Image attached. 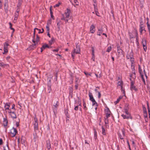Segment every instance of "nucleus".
Masks as SVG:
<instances>
[{
    "instance_id": "55",
    "label": "nucleus",
    "mask_w": 150,
    "mask_h": 150,
    "mask_svg": "<svg viewBox=\"0 0 150 150\" xmlns=\"http://www.w3.org/2000/svg\"><path fill=\"white\" fill-rule=\"evenodd\" d=\"M42 30H43V31H41V30L40 29H39V30H37L38 31V33L39 34L40 33H43V32H44V29H42Z\"/></svg>"
},
{
    "instance_id": "34",
    "label": "nucleus",
    "mask_w": 150,
    "mask_h": 150,
    "mask_svg": "<svg viewBox=\"0 0 150 150\" xmlns=\"http://www.w3.org/2000/svg\"><path fill=\"white\" fill-rule=\"evenodd\" d=\"M102 133L103 135H105V130L103 126L102 127Z\"/></svg>"
},
{
    "instance_id": "41",
    "label": "nucleus",
    "mask_w": 150,
    "mask_h": 150,
    "mask_svg": "<svg viewBox=\"0 0 150 150\" xmlns=\"http://www.w3.org/2000/svg\"><path fill=\"white\" fill-rule=\"evenodd\" d=\"M141 76V77L142 81L143 82L144 84L145 85L146 83H145V80L144 79L143 75H142Z\"/></svg>"
},
{
    "instance_id": "50",
    "label": "nucleus",
    "mask_w": 150,
    "mask_h": 150,
    "mask_svg": "<svg viewBox=\"0 0 150 150\" xmlns=\"http://www.w3.org/2000/svg\"><path fill=\"white\" fill-rule=\"evenodd\" d=\"M79 80V78L77 77H76L75 79V84L77 83H79L78 82V81Z\"/></svg>"
},
{
    "instance_id": "22",
    "label": "nucleus",
    "mask_w": 150,
    "mask_h": 150,
    "mask_svg": "<svg viewBox=\"0 0 150 150\" xmlns=\"http://www.w3.org/2000/svg\"><path fill=\"white\" fill-rule=\"evenodd\" d=\"M0 66L2 67H7L8 66V65L7 64H5L3 62H0Z\"/></svg>"
},
{
    "instance_id": "58",
    "label": "nucleus",
    "mask_w": 150,
    "mask_h": 150,
    "mask_svg": "<svg viewBox=\"0 0 150 150\" xmlns=\"http://www.w3.org/2000/svg\"><path fill=\"white\" fill-rule=\"evenodd\" d=\"M127 144H128V146L129 149H130V150H131V149L130 148V145H129V141H128V140H127Z\"/></svg>"
},
{
    "instance_id": "19",
    "label": "nucleus",
    "mask_w": 150,
    "mask_h": 150,
    "mask_svg": "<svg viewBox=\"0 0 150 150\" xmlns=\"http://www.w3.org/2000/svg\"><path fill=\"white\" fill-rule=\"evenodd\" d=\"M46 147L48 149V150H50V149L51 148V144H50V142L49 141L47 142Z\"/></svg>"
},
{
    "instance_id": "8",
    "label": "nucleus",
    "mask_w": 150,
    "mask_h": 150,
    "mask_svg": "<svg viewBox=\"0 0 150 150\" xmlns=\"http://www.w3.org/2000/svg\"><path fill=\"white\" fill-rule=\"evenodd\" d=\"M127 58V59H131V61H132V59H133V53L132 51L128 53L126 56Z\"/></svg>"
},
{
    "instance_id": "40",
    "label": "nucleus",
    "mask_w": 150,
    "mask_h": 150,
    "mask_svg": "<svg viewBox=\"0 0 150 150\" xmlns=\"http://www.w3.org/2000/svg\"><path fill=\"white\" fill-rule=\"evenodd\" d=\"M143 112L144 114H146L147 113V111L146 108L144 106H143Z\"/></svg>"
},
{
    "instance_id": "4",
    "label": "nucleus",
    "mask_w": 150,
    "mask_h": 150,
    "mask_svg": "<svg viewBox=\"0 0 150 150\" xmlns=\"http://www.w3.org/2000/svg\"><path fill=\"white\" fill-rule=\"evenodd\" d=\"M17 133V131L16 128L13 127L11 129L10 134L11 137H15Z\"/></svg>"
},
{
    "instance_id": "13",
    "label": "nucleus",
    "mask_w": 150,
    "mask_h": 150,
    "mask_svg": "<svg viewBox=\"0 0 150 150\" xmlns=\"http://www.w3.org/2000/svg\"><path fill=\"white\" fill-rule=\"evenodd\" d=\"M3 122L4 126V127L6 128L8 123V121L6 118H3Z\"/></svg>"
},
{
    "instance_id": "63",
    "label": "nucleus",
    "mask_w": 150,
    "mask_h": 150,
    "mask_svg": "<svg viewBox=\"0 0 150 150\" xmlns=\"http://www.w3.org/2000/svg\"><path fill=\"white\" fill-rule=\"evenodd\" d=\"M63 17L61 18V20H65V18H65V17L64 15H62Z\"/></svg>"
},
{
    "instance_id": "6",
    "label": "nucleus",
    "mask_w": 150,
    "mask_h": 150,
    "mask_svg": "<svg viewBox=\"0 0 150 150\" xmlns=\"http://www.w3.org/2000/svg\"><path fill=\"white\" fill-rule=\"evenodd\" d=\"M73 52H74V53H75L76 54H80V49L79 45H78L77 44L76 45V48L74 50Z\"/></svg>"
},
{
    "instance_id": "23",
    "label": "nucleus",
    "mask_w": 150,
    "mask_h": 150,
    "mask_svg": "<svg viewBox=\"0 0 150 150\" xmlns=\"http://www.w3.org/2000/svg\"><path fill=\"white\" fill-rule=\"evenodd\" d=\"M36 43H34V44H33L31 45H30L29 48L30 50H33L34 49H35V46H36Z\"/></svg>"
},
{
    "instance_id": "51",
    "label": "nucleus",
    "mask_w": 150,
    "mask_h": 150,
    "mask_svg": "<svg viewBox=\"0 0 150 150\" xmlns=\"http://www.w3.org/2000/svg\"><path fill=\"white\" fill-rule=\"evenodd\" d=\"M73 1L74 3H75L76 5H78L79 2L77 1V0H73Z\"/></svg>"
},
{
    "instance_id": "38",
    "label": "nucleus",
    "mask_w": 150,
    "mask_h": 150,
    "mask_svg": "<svg viewBox=\"0 0 150 150\" xmlns=\"http://www.w3.org/2000/svg\"><path fill=\"white\" fill-rule=\"evenodd\" d=\"M9 44L7 42H6L4 44V47H5L7 48L9 46Z\"/></svg>"
},
{
    "instance_id": "57",
    "label": "nucleus",
    "mask_w": 150,
    "mask_h": 150,
    "mask_svg": "<svg viewBox=\"0 0 150 150\" xmlns=\"http://www.w3.org/2000/svg\"><path fill=\"white\" fill-rule=\"evenodd\" d=\"M60 4V3H58V4H55L54 6V7L55 8V7H58L59 6Z\"/></svg>"
},
{
    "instance_id": "33",
    "label": "nucleus",
    "mask_w": 150,
    "mask_h": 150,
    "mask_svg": "<svg viewBox=\"0 0 150 150\" xmlns=\"http://www.w3.org/2000/svg\"><path fill=\"white\" fill-rule=\"evenodd\" d=\"M117 52L119 54H122L123 51L121 49L117 50Z\"/></svg>"
},
{
    "instance_id": "29",
    "label": "nucleus",
    "mask_w": 150,
    "mask_h": 150,
    "mask_svg": "<svg viewBox=\"0 0 150 150\" xmlns=\"http://www.w3.org/2000/svg\"><path fill=\"white\" fill-rule=\"evenodd\" d=\"M130 89L132 91L134 90L135 91H137V89L136 88L134 85L130 86Z\"/></svg>"
},
{
    "instance_id": "60",
    "label": "nucleus",
    "mask_w": 150,
    "mask_h": 150,
    "mask_svg": "<svg viewBox=\"0 0 150 150\" xmlns=\"http://www.w3.org/2000/svg\"><path fill=\"white\" fill-rule=\"evenodd\" d=\"M75 87L76 89V90L77 89H78V84L77 83L76 84H75Z\"/></svg>"
},
{
    "instance_id": "49",
    "label": "nucleus",
    "mask_w": 150,
    "mask_h": 150,
    "mask_svg": "<svg viewBox=\"0 0 150 150\" xmlns=\"http://www.w3.org/2000/svg\"><path fill=\"white\" fill-rule=\"evenodd\" d=\"M147 25V26L148 29L149 30H150V25L149 24L148 22H147L146 23Z\"/></svg>"
},
{
    "instance_id": "9",
    "label": "nucleus",
    "mask_w": 150,
    "mask_h": 150,
    "mask_svg": "<svg viewBox=\"0 0 150 150\" xmlns=\"http://www.w3.org/2000/svg\"><path fill=\"white\" fill-rule=\"evenodd\" d=\"M54 107H53V111L54 114H55V113L57 111V108L59 106V102L57 101L56 102V103L55 105H54Z\"/></svg>"
},
{
    "instance_id": "44",
    "label": "nucleus",
    "mask_w": 150,
    "mask_h": 150,
    "mask_svg": "<svg viewBox=\"0 0 150 150\" xmlns=\"http://www.w3.org/2000/svg\"><path fill=\"white\" fill-rule=\"evenodd\" d=\"M147 105L148 112H150V109L149 106V103L148 102H147Z\"/></svg>"
},
{
    "instance_id": "64",
    "label": "nucleus",
    "mask_w": 150,
    "mask_h": 150,
    "mask_svg": "<svg viewBox=\"0 0 150 150\" xmlns=\"http://www.w3.org/2000/svg\"><path fill=\"white\" fill-rule=\"evenodd\" d=\"M4 51H6L7 52H8V49L7 48H6V47H4Z\"/></svg>"
},
{
    "instance_id": "37",
    "label": "nucleus",
    "mask_w": 150,
    "mask_h": 150,
    "mask_svg": "<svg viewBox=\"0 0 150 150\" xmlns=\"http://www.w3.org/2000/svg\"><path fill=\"white\" fill-rule=\"evenodd\" d=\"M93 6L94 7V11H98V8L96 4H93Z\"/></svg>"
},
{
    "instance_id": "39",
    "label": "nucleus",
    "mask_w": 150,
    "mask_h": 150,
    "mask_svg": "<svg viewBox=\"0 0 150 150\" xmlns=\"http://www.w3.org/2000/svg\"><path fill=\"white\" fill-rule=\"evenodd\" d=\"M84 73L86 75V76H87V77L88 76H91V73H88V72H84Z\"/></svg>"
},
{
    "instance_id": "14",
    "label": "nucleus",
    "mask_w": 150,
    "mask_h": 150,
    "mask_svg": "<svg viewBox=\"0 0 150 150\" xmlns=\"http://www.w3.org/2000/svg\"><path fill=\"white\" fill-rule=\"evenodd\" d=\"M90 31L92 33H94L95 32V27L93 25H91L90 27Z\"/></svg>"
},
{
    "instance_id": "11",
    "label": "nucleus",
    "mask_w": 150,
    "mask_h": 150,
    "mask_svg": "<svg viewBox=\"0 0 150 150\" xmlns=\"http://www.w3.org/2000/svg\"><path fill=\"white\" fill-rule=\"evenodd\" d=\"M123 117L124 119H132V117L130 115H126L124 114H122L121 115Z\"/></svg>"
},
{
    "instance_id": "59",
    "label": "nucleus",
    "mask_w": 150,
    "mask_h": 150,
    "mask_svg": "<svg viewBox=\"0 0 150 150\" xmlns=\"http://www.w3.org/2000/svg\"><path fill=\"white\" fill-rule=\"evenodd\" d=\"M79 108V105H77L75 106L74 109L75 110H78Z\"/></svg>"
},
{
    "instance_id": "42",
    "label": "nucleus",
    "mask_w": 150,
    "mask_h": 150,
    "mask_svg": "<svg viewBox=\"0 0 150 150\" xmlns=\"http://www.w3.org/2000/svg\"><path fill=\"white\" fill-rule=\"evenodd\" d=\"M105 110L106 113H110L111 112L110 111L108 108H107Z\"/></svg>"
},
{
    "instance_id": "27",
    "label": "nucleus",
    "mask_w": 150,
    "mask_h": 150,
    "mask_svg": "<svg viewBox=\"0 0 150 150\" xmlns=\"http://www.w3.org/2000/svg\"><path fill=\"white\" fill-rule=\"evenodd\" d=\"M122 98V97L121 96H120L118 98L116 101L114 102V104L116 105L119 103L120 100Z\"/></svg>"
},
{
    "instance_id": "30",
    "label": "nucleus",
    "mask_w": 150,
    "mask_h": 150,
    "mask_svg": "<svg viewBox=\"0 0 150 150\" xmlns=\"http://www.w3.org/2000/svg\"><path fill=\"white\" fill-rule=\"evenodd\" d=\"M8 6H6L4 7V9L5 11V12L6 13H8Z\"/></svg>"
},
{
    "instance_id": "17",
    "label": "nucleus",
    "mask_w": 150,
    "mask_h": 150,
    "mask_svg": "<svg viewBox=\"0 0 150 150\" xmlns=\"http://www.w3.org/2000/svg\"><path fill=\"white\" fill-rule=\"evenodd\" d=\"M10 103H6L5 104L4 106V108H5V110H9V108L10 106Z\"/></svg>"
},
{
    "instance_id": "48",
    "label": "nucleus",
    "mask_w": 150,
    "mask_h": 150,
    "mask_svg": "<svg viewBox=\"0 0 150 150\" xmlns=\"http://www.w3.org/2000/svg\"><path fill=\"white\" fill-rule=\"evenodd\" d=\"M105 115L106 117L107 118L110 116V113H106Z\"/></svg>"
},
{
    "instance_id": "3",
    "label": "nucleus",
    "mask_w": 150,
    "mask_h": 150,
    "mask_svg": "<svg viewBox=\"0 0 150 150\" xmlns=\"http://www.w3.org/2000/svg\"><path fill=\"white\" fill-rule=\"evenodd\" d=\"M142 43V46L143 47L144 50L146 52L147 49V47L146 46V41L145 38H143Z\"/></svg>"
},
{
    "instance_id": "24",
    "label": "nucleus",
    "mask_w": 150,
    "mask_h": 150,
    "mask_svg": "<svg viewBox=\"0 0 150 150\" xmlns=\"http://www.w3.org/2000/svg\"><path fill=\"white\" fill-rule=\"evenodd\" d=\"M54 40V37H53L52 38L51 40L49 41H48L50 45H52V44L53 43Z\"/></svg>"
},
{
    "instance_id": "31",
    "label": "nucleus",
    "mask_w": 150,
    "mask_h": 150,
    "mask_svg": "<svg viewBox=\"0 0 150 150\" xmlns=\"http://www.w3.org/2000/svg\"><path fill=\"white\" fill-rule=\"evenodd\" d=\"M129 105L127 104H126L125 105V107L124 108V110H129Z\"/></svg>"
},
{
    "instance_id": "36",
    "label": "nucleus",
    "mask_w": 150,
    "mask_h": 150,
    "mask_svg": "<svg viewBox=\"0 0 150 150\" xmlns=\"http://www.w3.org/2000/svg\"><path fill=\"white\" fill-rule=\"evenodd\" d=\"M112 49V47L111 46L109 47H108L107 50H106V52H109Z\"/></svg>"
},
{
    "instance_id": "32",
    "label": "nucleus",
    "mask_w": 150,
    "mask_h": 150,
    "mask_svg": "<svg viewBox=\"0 0 150 150\" xmlns=\"http://www.w3.org/2000/svg\"><path fill=\"white\" fill-rule=\"evenodd\" d=\"M121 90L123 92V93L124 94V96H125V89L122 86H121Z\"/></svg>"
},
{
    "instance_id": "15",
    "label": "nucleus",
    "mask_w": 150,
    "mask_h": 150,
    "mask_svg": "<svg viewBox=\"0 0 150 150\" xmlns=\"http://www.w3.org/2000/svg\"><path fill=\"white\" fill-rule=\"evenodd\" d=\"M34 37H33V39L32 40L33 42L34 43H35V42L38 43L39 40V37L38 35H36V38L35 40H34Z\"/></svg>"
},
{
    "instance_id": "47",
    "label": "nucleus",
    "mask_w": 150,
    "mask_h": 150,
    "mask_svg": "<svg viewBox=\"0 0 150 150\" xmlns=\"http://www.w3.org/2000/svg\"><path fill=\"white\" fill-rule=\"evenodd\" d=\"M16 8H17V9H16L15 12L19 13V12H20V7H16Z\"/></svg>"
},
{
    "instance_id": "52",
    "label": "nucleus",
    "mask_w": 150,
    "mask_h": 150,
    "mask_svg": "<svg viewBox=\"0 0 150 150\" xmlns=\"http://www.w3.org/2000/svg\"><path fill=\"white\" fill-rule=\"evenodd\" d=\"M125 114L127 115H130V114H129V112H128V110H125Z\"/></svg>"
},
{
    "instance_id": "5",
    "label": "nucleus",
    "mask_w": 150,
    "mask_h": 150,
    "mask_svg": "<svg viewBox=\"0 0 150 150\" xmlns=\"http://www.w3.org/2000/svg\"><path fill=\"white\" fill-rule=\"evenodd\" d=\"M71 12L69 8H67L65 11L64 14H62V15H64L66 18H69Z\"/></svg>"
},
{
    "instance_id": "18",
    "label": "nucleus",
    "mask_w": 150,
    "mask_h": 150,
    "mask_svg": "<svg viewBox=\"0 0 150 150\" xmlns=\"http://www.w3.org/2000/svg\"><path fill=\"white\" fill-rule=\"evenodd\" d=\"M23 2V0H18V3L17 5V7H20L21 5L22 4Z\"/></svg>"
},
{
    "instance_id": "26",
    "label": "nucleus",
    "mask_w": 150,
    "mask_h": 150,
    "mask_svg": "<svg viewBox=\"0 0 150 150\" xmlns=\"http://www.w3.org/2000/svg\"><path fill=\"white\" fill-rule=\"evenodd\" d=\"M138 69H139V73L140 75H143L142 74V70L141 69V67L140 66V65H139V68H138Z\"/></svg>"
},
{
    "instance_id": "7",
    "label": "nucleus",
    "mask_w": 150,
    "mask_h": 150,
    "mask_svg": "<svg viewBox=\"0 0 150 150\" xmlns=\"http://www.w3.org/2000/svg\"><path fill=\"white\" fill-rule=\"evenodd\" d=\"M51 46H50L48 45L45 43L42 46V47L40 48L41 52H42L46 48H51Z\"/></svg>"
},
{
    "instance_id": "20",
    "label": "nucleus",
    "mask_w": 150,
    "mask_h": 150,
    "mask_svg": "<svg viewBox=\"0 0 150 150\" xmlns=\"http://www.w3.org/2000/svg\"><path fill=\"white\" fill-rule=\"evenodd\" d=\"M88 95L89 97V99L91 101L94 99L92 93L91 92H89L88 93Z\"/></svg>"
},
{
    "instance_id": "12",
    "label": "nucleus",
    "mask_w": 150,
    "mask_h": 150,
    "mask_svg": "<svg viewBox=\"0 0 150 150\" xmlns=\"http://www.w3.org/2000/svg\"><path fill=\"white\" fill-rule=\"evenodd\" d=\"M144 30L146 31L145 30V28L143 26V24H141L139 28V32L141 35H142V31Z\"/></svg>"
},
{
    "instance_id": "56",
    "label": "nucleus",
    "mask_w": 150,
    "mask_h": 150,
    "mask_svg": "<svg viewBox=\"0 0 150 150\" xmlns=\"http://www.w3.org/2000/svg\"><path fill=\"white\" fill-rule=\"evenodd\" d=\"M121 80H122V79L121 77L120 76H118L117 77V81H121Z\"/></svg>"
},
{
    "instance_id": "46",
    "label": "nucleus",
    "mask_w": 150,
    "mask_h": 150,
    "mask_svg": "<svg viewBox=\"0 0 150 150\" xmlns=\"http://www.w3.org/2000/svg\"><path fill=\"white\" fill-rule=\"evenodd\" d=\"M39 29L38 28H36L34 29V31L33 33V37H35V33L36 32V30H38Z\"/></svg>"
},
{
    "instance_id": "16",
    "label": "nucleus",
    "mask_w": 150,
    "mask_h": 150,
    "mask_svg": "<svg viewBox=\"0 0 150 150\" xmlns=\"http://www.w3.org/2000/svg\"><path fill=\"white\" fill-rule=\"evenodd\" d=\"M10 115L11 116V117H12L13 119H16L17 118L16 115L14 112H12V113H11Z\"/></svg>"
},
{
    "instance_id": "10",
    "label": "nucleus",
    "mask_w": 150,
    "mask_h": 150,
    "mask_svg": "<svg viewBox=\"0 0 150 150\" xmlns=\"http://www.w3.org/2000/svg\"><path fill=\"white\" fill-rule=\"evenodd\" d=\"M103 32V28L102 27H101L100 28H98V31L97 32V35L100 36L101 34Z\"/></svg>"
},
{
    "instance_id": "28",
    "label": "nucleus",
    "mask_w": 150,
    "mask_h": 150,
    "mask_svg": "<svg viewBox=\"0 0 150 150\" xmlns=\"http://www.w3.org/2000/svg\"><path fill=\"white\" fill-rule=\"evenodd\" d=\"M83 105L84 108V109L85 112L87 110L88 108L86 107V104L85 102V101H83Z\"/></svg>"
},
{
    "instance_id": "2",
    "label": "nucleus",
    "mask_w": 150,
    "mask_h": 150,
    "mask_svg": "<svg viewBox=\"0 0 150 150\" xmlns=\"http://www.w3.org/2000/svg\"><path fill=\"white\" fill-rule=\"evenodd\" d=\"M121 131L122 133V134L119 132H118L117 134L118 137L121 139H123L124 137L125 136V130L124 128H123L121 129Z\"/></svg>"
},
{
    "instance_id": "53",
    "label": "nucleus",
    "mask_w": 150,
    "mask_h": 150,
    "mask_svg": "<svg viewBox=\"0 0 150 150\" xmlns=\"http://www.w3.org/2000/svg\"><path fill=\"white\" fill-rule=\"evenodd\" d=\"M19 13H18L15 12L14 13V17H16L18 18V16Z\"/></svg>"
},
{
    "instance_id": "45",
    "label": "nucleus",
    "mask_w": 150,
    "mask_h": 150,
    "mask_svg": "<svg viewBox=\"0 0 150 150\" xmlns=\"http://www.w3.org/2000/svg\"><path fill=\"white\" fill-rule=\"evenodd\" d=\"M147 105L148 112H150V109L149 106V103L148 102H147Z\"/></svg>"
},
{
    "instance_id": "62",
    "label": "nucleus",
    "mask_w": 150,
    "mask_h": 150,
    "mask_svg": "<svg viewBox=\"0 0 150 150\" xmlns=\"http://www.w3.org/2000/svg\"><path fill=\"white\" fill-rule=\"evenodd\" d=\"M98 98H100L101 96V94L100 92H98Z\"/></svg>"
},
{
    "instance_id": "35",
    "label": "nucleus",
    "mask_w": 150,
    "mask_h": 150,
    "mask_svg": "<svg viewBox=\"0 0 150 150\" xmlns=\"http://www.w3.org/2000/svg\"><path fill=\"white\" fill-rule=\"evenodd\" d=\"M9 24L10 25V28L11 29V30H12L13 31V32H14L15 31V30H14V28H12V24L10 22V23H9Z\"/></svg>"
},
{
    "instance_id": "43",
    "label": "nucleus",
    "mask_w": 150,
    "mask_h": 150,
    "mask_svg": "<svg viewBox=\"0 0 150 150\" xmlns=\"http://www.w3.org/2000/svg\"><path fill=\"white\" fill-rule=\"evenodd\" d=\"M147 105L148 112H150V109L149 106V103L148 102H147Z\"/></svg>"
},
{
    "instance_id": "1",
    "label": "nucleus",
    "mask_w": 150,
    "mask_h": 150,
    "mask_svg": "<svg viewBox=\"0 0 150 150\" xmlns=\"http://www.w3.org/2000/svg\"><path fill=\"white\" fill-rule=\"evenodd\" d=\"M34 122L33 123L34 127V131L35 132V134H36V131L38 129V119L35 117L34 118Z\"/></svg>"
},
{
    "instance_id": "54",
    "label": "nucleus",
    "mask_w": 150,
    "mask_h": 150,
    "mask_svg": "<svg viewBox=\"0 0 150 150\" xmlns=\"http://www.w3.org/2000/svg\"><path fill=\"white\" fill-rule=\"evenodd\" d=\"M50 85H48V92L49 93H50L51 92V87H50Z\"/></svg>"
},
{
    "instance_id": "25",
    "label": "nucleus",
    "mask_w": 150,
    "mask_h": 150,
    "mask_svg": "<svg viewBox=\"0 0 150 150\" xmlns=\"http://www.w3.org/2000/svg\"><path fill=\"white\" fill-rule=\"evenodd\" d=\"M118 86H122L123 85V81L121 80V81H118L117 82Z\"/></svg>"
},
{
    "instance_id": "21",
    "label": "nucleus",
    "mask_w": 150,
    "mask_h": 150,
    "mask_svg": "<svg viewBox=\"0 0 150 150\" xmlns=\"http://www.w3.org/2000/svg\"><path fill=\"white\" fill-rule=\"evenodd\" d=\"M91 101L92 102V105L95 106H98V104L96 102L95 99L91 100Z\"/></svg>"
},
{
    "instance_id": "61",
    "label": "nucleus",
    "mask_w": 150,
    "mask_h": 150,
    "mask_svg": "<svg viewBox=\"0 0 150 150\" xmlns=\"http://www.w3.org/2000/svg\"><path fill=\"white\" fill-rule=\"evenodd\" d=\"M46 28L47 29V32H49L50 31V28L49 26H46Z\"/></svg>"
}]
</instances>
